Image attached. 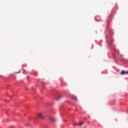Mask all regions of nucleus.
<instances>
[{
    "label": "nucleus",
    "mask_w": 128,
    "mask_h": 128,
    "mask_svg": "<svg viewBox=\"0 0 128 128\" xmlns=\"http://www.w3.org/2000/svg\"><path fill=\"white\" fill-rule=\"evenodd\" d=\"M120 56H122V54L120 55Z\"/></svg>",
    "instance_id": "nucleus-6"
},
{
    "label": "nucleus",
    "mask_w": 128,
    "mask_h": 128,
    "mask_svg": "<svg viewBox=\"0 0 128 128\" xmlns=\"http://www.w3.org/2000/svg\"><path fill=\"white\" fill-rule=\"evenodd\" d=\"M84 124V122H80L77 126H82Z\"/></svg>",
    "instance_id": "nucleus-4"
},
{
    "label": "nucleus",
    "mask_w": 128,
    "mask_h": 128,
    "mask_svg": "<svg viewBox=\"0 0 128 128\" xmlns=\"http://www.w3.org/2000/svg\"><path fill=\"white\" fill-rule=\"evenodd\" d=\"M38 118H41L42 120H44V117L42 116V113H40L39 114H38Z\"/></svg>",
    "instance_id": "nucleus-1"
},
{
    "label": "nucleus",
    "mask_w": 128,
    "mask_h": 128,
    "mask_svg": "<svg viewBox=\"0 0 128 128\" xmlns=\"http://www.w3.org/2000/svg\"><path fill=\"white\" fill-rule=\"evenodd\" d=\"M60 97H59L58 98H56V100H60Z\"/></svg>",
    "instance_id": "nucleus-5"
},
{
    "label": "nucleus",
    "mask_w": 128,
    "mask_h": 128,
    "mask_svg": "<svg viewBox=\"0 0 128 128\" xmlns=\"http://www.w3.org/2000/svg\"><path fill=\"white\" fill-rule=\"evenodd\" d=\"M50 120H52V122H56V118H54L52 116H50Z\"/></svg>",
    "instance_id": "nucleus-3"
},
{
    "label": "nucleus",
    "mask_w": 128,
    "mask_h": 128,
    "mask_svg": "<svg viewBox=\"0 0 128 128\" xmlns=\"http://www.w3.org/2000/svg\"><path fill=\"white\" fill-rule=\"evenodd\" d=\"M128 74V71L126 72H124V70H122L121 72V74Z\"/></svg>",
    "instance_id": "nucleus-2"
},
{
    "label": "nucleus",
    "mask_w": 128,
    "mask_h": 128,
    "mask_svg": "<svg viewBox=\"0 0 128 128\" xmlns=\"http://www.w3.org/2000/svg\"><path fill=\"white\" fill-rule=\"evenodd\" d=\"M20 72V70H19V72Z\"/></svg>",
    "instance_id": "nucleus-7"
}]
</instances>
